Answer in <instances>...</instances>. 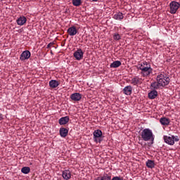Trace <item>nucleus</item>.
Returning a JSON list of instances; mask_svg holds the SVG:
<instances>
[{"instance_id": "nucleus-1", "label": "nucleus", "mask_w": 180, "mask_h": 180, "mask_svg": "<svg viewBox=\"0 0 180 180\" xmlns=\"http://www.w3.org/2000/svg\"><path fill=\"white\" fill-rule=\"evenodd\" d=\"M138 70H140L142 77H148L150 74H153V68L149 62L144 61L138 65Z\"/></svg>"}, {"instance_id": "nucleus-2", "label": "nucleus", "mask_w": 180, "mask_h": 180, "mask_svg": "<svg viewBox=\"0 0 180 180\" xmlns=\"http://www.w3.org/2000/svg\"><path fill=\"white\" fill-rule=\"evenodd\" d=\"M141 137L143 141H152L154 143L155 136L153 134V131L150 129H145L141 132Z\"/></svg>"}, {"instance_id": "nucleus-3", "label": "nucleus", "mask_w": 180, "mask_h": 180, "mask_svg": "<svg viewBox=\"0 0 180 180\" xmlns=\"http://www.w3.org/2000/svg\"><path fill=\"white\" fill-rule=\"evenodd\" d=\"M156 81L159 82V84L160 86L164 88V86H167V85H169V82H171V79L165 73H160L156 77Z\"/></svg>"}, {"instance_id": "nucleus-4", "label": "nucleus", "mask_w": 180, "mask_h": 180, "mask_svg": "<svg viewBox=\"0 0 180 180\" xmlns=\"http://www.w3.org/2000/svg\"><path fill=\"white\" fill-rule=\"evenodd\" d=\"M93 140L96 144H98V143L101 144V143L103 141V136L102 135V131L101 129H96L94 131Z\"/></svg>"}, {"instance_id": "nucleus-5", "label": "nucleus", "mask_w": 180, "mask_h": 180, "mask_svg": "<svg viewBox=\"0 0 180 180\" xmlns=\"http://www.w3.org/2000/svg\"><path fill=\"white\" fill-rule=\"evenodd\" d=\"M169 12L172 13V15H175V13H176L178 11V9L180 8V3L173 1L169 4Z\"/></svg>"}, {"instance_id": "nucleus-6", "label": "nucleus", "mask_w": 180, "mask_h": 180, "mask_svg": "<svg viewBox=\"0 0 180 180\" xmlns=\"http://www.w3.org/2000/svg\"><path fill=\"white\" fill-rule=\"evenodd\" d=\"M73 57H75V60L77 61H81L84 58V51L81 49H77L73 53Z\"/></svg>"}, {"instance_id": "nucleus-7", "label": "nucleus", "mask_w": 180, "mask_h": 180, "mask_svg": "<svg viewBox=\"0 0 180 180\" xmlns=\"http://www.w3.org/2000/svg\"><path fill=\"white\" fill-rule=\"evenodd\" d=\"M131 84L135 86H139V85L143 84V79L139 77V76H135L131 79Z\"/></svg>"}, {"instance_id": "nucleus-8", "label": "nucleus", "mask_w": 180, "mask_h": 180, "mask_svg": "<svg viewBox=\"0 0 180 180\" xmlns=\"http://www.w3.org/2000/svg\"><path fill=\"white\" fill-rule=\"evenodd\" d=\"M70 98L73 102H79V101L82 99V94L79 93H73L70 95Z\"/></svg>"}, {"instance_id": "nucleus-9", "label": "nucleus", "mask_w": 180, "mask_h": 180, "mask_svg": "<svg viewBox=\"0 0 180 180\" xmlns=\"http://www.w3.org/2000/svg\"><path fill=\"white\" fill-rule=\"evenodd\" d=\"M31 56L32 53H30V51H29L28 50L24 51L20 56V60L21 61H25V60H29Z\"/></svg>"}, {"instance_id": "nucleus-10", "label": "nucleus", "mask_w": 180, "mask_h": 180, "mask_svg": "<svg viewBox=\"0 0 180 180\" xmlns=\"http://www.w3.org/2000/svg\"><path fill=\"white\" fill-rule=\"evenodd\" d=\"M165 142L167 143V144H169V146H174L175 144V136H164Z\"/></svg>"}, {"instance_id": "nucleus-11", "label": "nucleus", "mask_w": 180, "mask_h": 180, "mask_svg": "<svg viewBox=\"0 0 180 180\" xmlns=\"http://www.w3.org/2000/svg\"><path fill=\"white\" fill-rule=\"evenodd\" d=\"M68 34H69V36H75V34H77V33H78V30H77V27L75 26H72L70 27L68 30Z\"/></svg>"}, {"instance_id": "nucleus-12", "label": "nucleus", "mask_w": 180, "mask_h": 180, "mask_svg": "<svg viewBox=\"0 0 180 180\" xmlns=\"http://www.w3.org/2000/svg\"><path fill=\"white\" fill-rule=\"evenodd\" d=\"M160 123L162 124V126H169V123H171V120H169V118L163 117L160 119Z\"/></svg>"}, {"instance_id": "nucleus-13", "label": "nucleus", "mask_w": 180, "mask_h": 180, "mask_svg": "<svg viewBox=\"0 0 180 180\" xmlns=\"http://www.w3.org/2000/svg\"><path fill=\"white\" fill-rule=\"evenodd\" d=\"M59 133H60V137L65 139V137L68 136V129H66L65 127H61L60 128Z\"/></svg>"}, {"instance_id": "nucleus-14", "label": "nucleus", "mask_w": 180, "mask_h": 180, "mask_svg": "<svg viewBox=\"0 0 180 180\" xmlns=\"http://www.w3.org/2000/svg\"><path fill=\"white\" fill-rule=\"evenodd\" d=\"M69 122H70V117L69 116L62 117L58 120V123H59V124H60V126H63L64 124H67V123H68Z\"/></svg>"}, {"instance_id": "nucleus-15", "label": "nucleus", "mask_w": 180, "mask_h": 180, "mask_svg": "<svg viewBox=\"0 0 180 180\" xmlns=\"http://www.w3.org/2000/svg\"><path fill=\"white\" fill-rule=\"evenodd\" d=\"M122 91L124 95H131L133 92V87L131 85L127 86L123 89Z\"/></svg>"}, {"instance_id": "nucleus-16", "label": "nucleus", "mask_w": 180, "mask_h": 180, "mask_svg": "<svg viewBox=\"0 0 180 180\" xmlns=\"http://www.w3.org/2000/svg\"><path fill=\"white\" fill-rule=\"evenodd\" d=\"M17 24L19 26H23L26 22H27V19L25 16H20L17 20Z\"/></svg>"}, {"instance_id": "nucleus-17", "label": "nucleus", "mask_w": 180, "mask_h": 180, "mask_svg": "<svg viewBox=\"0 0 180 180\" xmlns=\"http://www.w3.org/2000/svg\"><path fill=\"white\" fill-rule=\"evenodd\" d=\"M63 179L68 180L71 179V172L70 170H65L63 172Z\"/></svg>"}, {"instance_id": "nucleus-18", "label": "nucleus", "mask_w": 180, "mask_h": 180, "mask_svg": "<svg viewBox=\"0 0 180 180\" xmlns=\"http://www.w3.org/2000/svg\"><path fill=\"white\" fill-rule=\"evenodd\" d=\"M60 85V82L57 80H51L49 82V86L50 88H52L53 89L57 88Z\"/></svg>"}, {"instance_id": "nucleus-19", "label": "nucleus", "mask_w": 180, "mask_h": 180, "mask_svg": "<svg viewBox=\"0 0 180 180\" xmlns=\"http://www.w3.org/2000/svg\"><path fill=\"white\" fill-rule=\"evenodd\" d=\"M150 88L155 91V89H160V88H161V84H160V82L156 80V82H152L150 84Z\"/></svg>"}, {"instance_id": "nucleus-20", "label": "nucleus", "mask_w": 180, "mask_h": 180, "mask_svg": "<svg viewBox=\"0 0 180 180\" xmlns=\"http://www.w3.org/2000/svg\"><path fill=\"white\" fill-rule=\"evenodd\" d=\"M158 96V92L156 90H153L150 93H148V96L149 99H155Z\"/></svg>"}, {"instance_id": "nucleus-21", "label": "nucleus", "mask_w": 180, "mask_h": 180, "mask_svg": "<svg viewBox=\"0 0 180 180\" xmlns=\"http://www.w3.org/2000/svg\"><path fill=\"white\" fill-rule=\"evenodd\" d=\"M122 65L120 60H115L110 65V68H117Z\"/></svg>"}, {"instance_id": "nucleus-22", "label": "nucleus", "mask_w": 180, "mask_h": 180, "mask_svg": "<svg viewBox=\"0 0 180 180\" xmlns=\"http://www.w3.org/2000/svg\"><path fill=\"white\" fill-rule=\"evenodd\" d=\"M123 18V13H117L116 14L114 15L113 19H115V20H122Z\"/></svg>"}, {"instance_id": "nucleus-23", "label": "nucleus", "mask_w": 180, "mask_h": 180, "mask_svg": "<svg viewBox=\"0 0 180 180\" xmlns=\"http://www.w3.org/2000/svg\"><path fill=\"white\" fill-rule=\"evenodd\" d=\"M146 167L151 169L154 168L155 167V162H154V160H148L146 162Z\"/></svg>"}, {"instance_id": "nucleus-24", "label": "nucleus", "mask_w": 180, "mask_h": 180, "mask_svg": "<svg viewBox=\"0 0 180 180\" xmlns=\"http://www.w3.org/2000/svg\"><path fill=\"white\" fill-rule=\"evenodd\" d=\"M72 4L74 6H81L82 0H72Z\"/></svg>"}, {"instance_id": "nucleus-25", "label": "nucleus", "mask_w": 180, "mask_h": 180, "mask_svg": "<svg viewBox=\"0 0 180 180\" xmlns=\"http://www.w3.org/2000/svg\"><path fill=\"white\" fill-rule=\"evenodd\" d=\"M21 172H22V174H29V172H30V167H24L21 169Z\"/></svg>"}, {"instance_id": "nucleus-26", "label": "nucleus", "mask_w": 180, "mask_h": 180, "mask_svg": "<svg viewBox=\"0 0 180 180\" xmlns=\"http://www.w3.org/2000/svg\"><path fill=\"white\" fill-rule=\"evenodd\" d=\"M102 180H111L112 177L108 174H105L101 176Z\"/></svg>"}, {"instance_id": "nucleus-27", "label": "nucleus", "mask_w": 180, "mask_h": 180, "mask_svg": "<svg viewBox=\"0 0 180 180\" xmlns=\"http://www.w3.org/2000/svg\"><path fill=\"white\" fill-rule=\"evenodd\" d=\"M113 39L114 40H120V39H122V37H120V34L115 33L113 35Z\"/></svg>"}, {"instance_id": "nucleus-28", "label": "nucleus", "mask_w": 180, "mask_h": 180, "mask_svg": "<svg viewBox=\"0 0 180 180\" xmlns=\"http://www.w3.org/2000/svg\"><path fill=\"white\" fill-rule=\"evenodd\" d=\"M111 180H123V177L115 176L111 179Z\"/></svg>"}, {"instance_id": "nucleus-29", "label": "nucleus", "mask_w": 180, "mask_h": 180, "mask_svg": "<svg viewBox=\"0 0 180 180\" xmlns=\"http://www.w3.org/2000/svg\"><path fill=\"white\" fill-rule=\"evenodd\" d=\"M54 44V42H51L49 43L47 46H46V49H50V47H51V46H53Z\"/></svg>"}, {"instance_id": "nucleus-30", "label": "nucleus", "mask_w": 180, "mask_h": 180, "mask_svg": "<svg viewBox=\"0 0 180 180\" xmlns=\"http://www.w3.org/2000/svg\"><path fill=\"white\" fill-rule=\"evenodd\" d=\"M95 180H102V176L97 177Z\"/></svg>"}, {"instance_id": "nucleus-31", "label": "nucleus", "mask_w": 180, "mask_h": 180, "mask_svg": "<svg viewBox=\"0 0 180 180\" xmlns=\"http://www.w3.org/2000/svg\"><path fill=\"white\" fill-rule=\"evenodd\" d=\"M4 119V117H2V114L0 113V120H2Z\"/></svg>"}, {"instance_id": "nucleus-32", "label": "nucleus", "mask_w": 180, "mask_h": 180, "mask_svg": "<svg viewBox=\"0 0 180 180\" xmlns=\"http://www.w3.org/2000/svg\"><path fill=\"white\" fill-rule=\"evenodd\" d=\"M174 141H179V139L175 138V136H174Z\"/></svg>"}, {"instance_id": "nucleus-33", "label": "nucleus", "mask_w": 180, "mask_h": 180, "mask_svg": "<svg viewBox=\"0 0 180 180\" xmlns=\"http://www.w3.org/2000/svg\"><path fill=\"white\" fill-rule=\"evenodd\" d=\"M94 2H98L99 0H92Z\"/></svg>"}, {"instance_id": "nucleus-34", "label": "nucleus", "mask_w": 180, "mask_h": 180, "mask_svg": "<svg viewBox=\"0 0 180 180\" xmlns=\"http://www.w3.org/2000/svg\"><path fill=\"white\" fill-rule=\"evenodd\" d=\"M139 144H141V146H143V143L141 142H139Z\"/></svg>"}]
</instances>
